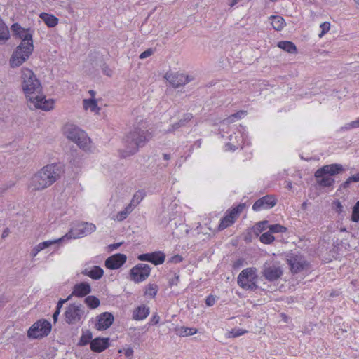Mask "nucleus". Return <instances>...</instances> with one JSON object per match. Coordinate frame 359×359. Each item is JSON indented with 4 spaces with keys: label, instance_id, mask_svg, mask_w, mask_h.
<instances>
[{
    "label": "nucleus",
    "instance_id": "39448f33",
    "mask_svg": "<svg viewBox=\"0 0 359 359\" xmlns=\"http://www.w3.org/2000/svg\"><path fill=\"white\" fill-rule=\"evenodd\" d=\"M21 86L27 101L29 97H33L31 95L40 90L41 88L40 81L37 79L34 72L28 68L22 69Z\"/></svg>",
    "mask_w": 359,
    "mask_h": 359
},
{
    "label": "nucleus",
    "instance_id": "79ce46f5",
    "mask_svg": "<svg viewBox=\"0 0 359 359\" xmlns=\"http://www.w3.org/2000/svg\"><path fill=\"white\" fill-rule=\"evenodd\" d=\"M320 27L321 28V32L318 34V36L319 37H322L330 30V23L329 22H324L320 25Z\"/></svg>",
    "mask_w": 359,
    "mask_h": 359
},
{
    "label": "nucleus",
    "instance_id": "58836bf2",
    "mask_svg": "<svg viewBox=\"0 0 359 359\" xmlns=\"http://www.w3.org/2000/svg\"><path fill=\"white\" fill-rule=\"evenodd\" d=\"M351 220L353 222H359V201L356 202L353 208Z\"/></svg>",
    "mask_w": 359,
    "mask_h": 359
},
{
    "label": "nucleus",
    "instance_id": "2eb2a0df",
    "mask_svg": "<svg viewBox=\"0 0 359 359\" xmlns=\"http://www.w3.org/2000/svg\"><path fill=\"white\" fill-rule=\"evenodd\" d=\"M288 265L292 273H298L308 266V263L299 255L292 254L287 259Z\"/></svg>",
    "mask_w": 359,
    "mask_h": 359
},
{
    "label": "nucleus",
    "instance_id": "423d86ee",
    "mask_svg": "<svg viewBox=\"0 0 359 359\" xmlns=\"http://www.w3.org/2000/svg\"><path fill=\"white\" fill-rule=\"evenodd\" d=\"M255 267H249L243 269L238 276L237 283L243 289L255 291L259 288L257 281L259 276Z\"/></svg>",
    "mask_w": 359,
    "mask_h": 359
},
{
    "label": "nucleus",
    "instance_id": "1a4fd4ad",
    "mask_svg": "<svg viewBox=\"0 0 359 359\" xmlns=\"http://www.w3.org/2000/svg\"><path fill=\"white\" fill-rule=\"evenodd\" d=\"M86 316L85 308L81 304H70L65 312V320L68 325L76 324Z\"/></svg>",
    "mask_w": 359,
    "mask_h": 359
},
{
    "label": "nucleus",
    "instance_id": "f257e3e1",
    "mask_svg": "<svg viewBox=\"0 0 359 359\" xmlns=\"http://www.w3.org/2000/svg\"><path fill=\"white\" fill-rule=\"evenodd\" d=\"M11 29L13 36L21 39V43L14 49L9 60L10 67L16 68L26 62L34 52V30L25 29L18 22L13 23Z\"/></svg>",
    "mask_w": 359,
    "mask_h": 359
},
{
    "label": "nucleus",
    "instance_id": "cd10ccee",
    "mask_svg": "<svg viewBox=\"0 0 359 359\" xmlns=\"http://www.w3.org/2000/svg\"><path fill=\"white\" fill-rule=\"evenodd\" d=\"M271 20V25L273 28L276 31H280L286 25L285 19L279 15H271L270 17Z\"/></svg>",
    "mask_w": 359,
    "mask_h": 359
},
{
    "label": "nucleus",
    "instance_id": "f8f14e48",
    "mask_svg": "<svg viewBox=\"0 0 359 359\" xmlns=\"http://www.w3.org/2000/svg\"><path fill=\"white\" fill-rule=\"evenodd\" d=\"M151 270L149 264L139 263L130 270V279L136 283L143 282L150 276Z\"/></svg>",
    "mask_w": 359,
    "mask_h": 359
},
{
    "label": "nucleus",
    "instance_id": "4c0bfd02",
    "mask_svg": "<svg viewBox=\"0 0 359 359\" xmlns=\"http://www.w3.org/2000/svg\"><path fill=\"white\" fill-rule=\"evenodd\" d=\"M268 224L267 220L261 221L253 226V232L256 235H259L261 232H262L266 228V225Z\"/></svg>",
    "mask_w": 359,
    "mask_h": 359
},
{
    "label": "nucleus",
    "instance_id": "49530a36",
    "mask_svg": "<svg viewBox=\"0 0 359 359\" xmlns=\"http://www.w3.org/2000/svg\"><path fill=\"white\" fill-rule=\"evenodd\" d=\"M123 352L125 356L128 358V359H130L133 355V349L131 348V347H129V348H127L126 349H124V350H118V353H121Z\"/></svg>",
    "mask_w": 359,
    "mask_h": 359
},
{
    "label": "nucleus",
    "instance_id": "13d9d810",
    "mask_svg": "<svg viewBox=\"0 0 359 359\" xmlns=\"http://www.w3.org/2000/svg\"><path fill=\"white\" fill-rule=\"evenodd\" d=\"M135 207V204L133 203H130L124 209V210L128 213V215H129L134 209V208Z\"/></svg>",
    "mask_w": 359,
    "mask_h": 359
},
{
    "label": "nucleus",
    "instance_id": "c85d7f7f",
    "mask_svg": "<svg viewBox=\"0 0 359 359\" xmlns=\"http://www.w3.org/2000/svg\"><path fill=\"white\" fill-rule=\"evenodd\" d=\"M92 340H93L92 332L89 330H82V334L77 343V346H84L88 344H90Z\"/></svg>",
    "mask_w": 359,
    "mask_h": 359
},
{
    "label": "nucleus",
    "instance_id": "b1692460",
    "mask_svg": "<svg viewBox=\"0 0 359 359\" xmlns=\"http://www.w3.org/2000/svg\"><path fill=\"white\" fill-rule=\"evenodd\" d=\"M85 276H88L93 280H100L104 275V270L99 266H94L90 270L87 269L82 271Z\"/></svg>",
    "mask_w": 359,
    "mask_h": 359
},
{
    "label": "nucleus",
    "instance_id": "0e129e2a",
    "mask_svg": "<svg viewBox=\"0 0 359 359\" xmlns=\"http://www.w3.org/2000/svg\"><path fill=\"white\" fill-rule=\"evenodd\" d=\"M10 233V230L8 228H6L3 232H2V234H1V238H6Z\"/></svg>",
    "mask_w": 359,
    "mask_h": 359
},
{
    "label": "nucleus",
    "instance_id": "4d7b16f0",
    "mask_svg": "<svg viewBox=\"0 0 359 359\" xmlns=\"http://www.w3.org/2000/svg\"><path fill=\"white\" fill-rule=\"evenodd\" d=\"M244 260L241 258L236 259L233 264V269H238L243 265Z\"/></svg>",
    "mask_w": 359,
    "mask_h": 359
},
{
    "label": "nucleus",
    "instance_id": "6e6d98bb",
    "mask_svg": "<svg viewBox=\"0 0 359 359\" xmlns=\"http://www.w3.org/2000/svg\"><path fill=\"white\" fill-rule=\"evenodd\" d=\"M334 203L336 205L335 210L338 213H341L343 212V205H341V202L338 200L334 201Z\"/></svg>",
    "mask_w": 359,
    "mask_h": 359
},
{
    "label": "nucleus",
    "instance_id": "f704fd0d",
    "mask_svg": "<svg viewBox=\"0 0 359 359\" xmlns=\"http://www.w3.org/2000/svg\"><path fill=\"white\" fill-rule=\"evenodd\" d=\"M158 290V287L155 283H149L146 287L144 295L149 296L151 298L155 297Z\"/></svg>",
    "mask_w": 359,
    "mask_h": 359
},
{
    "label": "nucleus",
    "instance_id": "20e7f679",
    "mask_svg": "<svg viewBox=\"0 0 359 359\" xmlns=\"http://www.w3.org/2000/svg\"><path fill=\"white\" fill-rule=\"evenodd\" d=\"M345 170L344 166L339 163L325 165L318 168L314 173L317 184L320 187H332L335 180L332 177Z\"/></svg>",
    "mask_w": 359,
    "mask_h": 359
},
{
    "label": "nucleus",
    "instance_id": "3c124183",
    "mask_svg": "<svg viewBox=\"0 0 359 359\" xmlns=\"http://www.w3.org/2000/svg\"><path fill=\"white\" fill-rule=\"evenodd\" d=\"M153 53H154V51L151 48H148L146 50H144V52H142L140 55L139 57L140 59H145V58L151 56L153 54Z\"/></svg>",
    "mask_w": 359,
    "mask_h": 359
},
{
    "label": "nucleus",
    "instance_id": "603ef678",
    "mask_svg": "<svg viewBox=\"0 0 359 359\" xmlns=\"http://www.w3.org/2000/svg\"><path fill=\"white\" fill-rule=\"evenodd\" d=\"M102 72L104 74L108 76H112V70L106 64H104L102 67Z\"/></svg>",
    "mask_w": 359,
    "mask_h": 359
},
{
    "label": "nucleus",
    "instance_id": "a19ab883",
    "mask_svg": "<svg viewBox=\"0 0 359 359\" xmlns=\"http://www.w3.org/2000/svg\"><path fill=\"white\" fill-rule=\"evenodd\" d=\"M246 332H247V330L241 329V328L233 329L229 332V337H238L239 336H241V335L244 334Z\"/></svg>",
    "mask_w": 359,
    "mask_h": 359
},
{
    "label": "nucleus",
    "instance_id": "bb28decb",
    "mask_svg": "<svg viewBox=\"0 0 359 359\" xmlns=\"http://www.w3.org/2000/svg\"><path fill=\"white\" fill-rule=\"evenodd\" d=\"M278 47L283 49L285 52L291 54L297 53V48L296 45L289 41H281L278 43Z\"/></svg>",
    "mask_w": 359,
    "mask_h": 359
},
{
    "label": "nucleus",
    "instance_id": "37998d69",
    "mask_svg": "<svg viewBox=\"0 0 359 359\" xmlns=\"http://www.w3.org/2000/svg\"><path fill=\"white\" fill-rule=\"evenodd\" d=\"M246 114V111H243V110H241L233 114H232L231 116H229V121L231 122H233L235 121V119H241L242 118L244 115Z\"/></svg>",
    "mask_w": 359,
    "mask_h": 359
},
{
    "label": "nucleus",
    "instance_id": "4be33fe9",
    "mask_svg": "<svg viewBox=\"0 0 359 359\" xmlns=\"http://www.w3.org/2000/svg\"><path fill=\"white\" fill-rule=\"evenodd\" d=\"M91 286L87 282H81L74 285L71 294L72 297H83L91 292Z\"/></svg>",
    "mask_w": 359,
    "mask_h": 359
},
{
    "label": "nucleus",
    "instance_id": "9b49d317",
    "mask_svg": "<svg viewBox=\"0 0 359 359\" xmlns=\"http://www.w3.org/2000/svg\"><path fill=\"white\" fill-rule=\"evenodd\" d=\"M245 207V203H239L236 207L228 210L224 217H223L220 220L218 226V230L222 231L231 226L236 222V219L238 217Z\"/></svg>",
    "mask_w": 359,
    "mask_h": 359
},
{
    "label": "nucleus",
    "instance_id": "c756f323",
    "mask_svg": "<svg viewBox=\"0 0 359 359\" xmlns=\"http://www.w3.org/2000/svg\"><path fill=\"white\" fill-rule=\"evenodd\" d=\"M83 106L84 109H90L92 112L97 113L100 110L95 98L84 99L83 100Z\"/></svg>",
    "mask_w": 359,
    "mask_h": 359
},
{
    "label": "nucleus",
    "instance_id": "774afa93",
    "mask_svg": "<svg viewBox=\"0 0 359 359\" xmlns=\"http://www.w3.org/2000/svg\"><path fill=\"white\" fill-rule=\"evenodd\" d=\"M226 146L228 147V149L231 151H235L237 149V147L235 145L231 143H227Z\"/></svg>",
    "mask_w": 359,
    "mask_h": 359
},
{
    "label": "nucleus",
    "instance_id": "e2e57ef3",
    "mask_svg": "<svg viewBox=\"0 0 359 359\" xmlns=\"http://www.w3.org/2000/svg\"><path fill=\"white\" fill-rule=\"evenodd\" d=\"M60 310L56 309L53 315V318L54 320V322H56L57 320L58 316L60 315Z\"/></svg>",
    "mask_w": 359,
    "mask_h": 359
},
{
    "label": "nucleus",
    "instance_id": "5701e85b",
    "mask_svg": "<svg viewBox=\"0 0 359 359\" xmlns=\"http://www.w3.org/2000/svg\"><path fill=\"white\" fill-rule=\"evenodd\" d=\"M150 313L149 306L142 304L137 306L133 313V318L135 320H142L145 319Z\"/></svg>",
    "mask_w": 359,
    "mask_h": 359
},
{
    "label": "nucleus",
    "instance_id": "a18cd8bd",
    "mask_svg": "<svg viewBox=\"0 0 359 359\" xmlns=\"http://www.w3.org/2000/svg\"><path fill=\"white\" fill-rule=\"evenodd\" d=\"M142 199H143L142 194L140 192H137L133 195V198L130 202L135 204V206H137L141 202V201Z\"/></svg>",
    "mask_w": 359,
    "mask_h": 359
},
{
    "label": "nucleus",
    "instance_id": "052dcab7",
    "mask_svg": "<svg viewBox=\"0 0 359 359\" xmlns=\"http://www.w3.org/2000/svg\"><path fill=\"white\" fill-rule=\"evenodd\" d=\"M41 250L40 248H38V245H36L32 250L31 255L32 257H35L39 252H41Z\"/></svg>",
    "mask_w": 359,
    "mask_h": 359
},
{
    "label": "nucleus",
    "instance_id": "aec40b11",
    "mask_svg": "<svg viewBox=\"0 0 359 359\" xmlns=\"http://www.w3.org/2000/svg\"><path fill=\"white\" fill-rule=\"evenodd\" d=\"M114 320V316L111 313L104 312L97 316V322L95 327L99 331L108 329Z\"/></svg>",
    "mask_w": 359,
    "mask_h": 359
},
{
    "label": "nucleus",
    "instance_id": "2f4dec72",
    "mask_svg": "<svg viewBox=\"0 0 359 359\" xmlns=\"http://www.w3.org/2000/svg\"><path fill=\"white\" fill-rule=\"evenodd\" d=\"M10 38L8 27L0 17V41H6Z\"/></svg>",
    "mask_w": 359,
    "mask_h": 359
},
{
    "label": "nucleus",
    "instance_id": "864d4df0",
    "mask_svg": "<svg viewBox=\"0 0 359 359\" xmlns=\"http://www.w3.org/2000/svg\"><path fill=\"white\" fill-rule=\"evenodd\" d=\"M71 299V296L69 295L66 299H60L56 306V309L61 310L63 304Z\"/></svg>",
    "mask_w": 359,
    "mask_h": 359
},
{
    "label": "nucleus",
    "instance_id": "0eeeda50",
    "mask_svg": "<svg viewBox=\"0 0 359 359\" xmlns=\"http://www.w3.org/2000/svg\"><path fill=\"white\" fill-rule=\"evenodd\" d=\"M65 134L69 140L76 143L83 150L87 151L90 149V140L84 130L71 125L66 128Z\"/></svg>",
    "mask_w": 359,
    "mask_h": 359
},
{
    "label": "nucleus",
    "instance_id": "69168bd1",
    "mask_svg": "<svg viewBox=\"0 0 359 359\" xmlns=\"http://www.w3.org/2000/svg\"><path fill=\"white\" fill-rule=\"evenodd\" d=\"M240 0H229V6L230 7H233L235 5H236Z\"/></svg>",
    "mask_w": 359,
    "mask_h": 359
},
{
    "label": "nucleus",
    "instance_id": "473e14b6",
    "mask_svg": "<svg viewBox=\"0 0 359 359\" xmlns=\"http://www.w3.org/2000/svg\"><path fill=\"white\" fill-rule=\"evenodd\" d=\"M66 241L65 236H62L61 238L53 239V240H49L43 242H41L38 244V248H40L41 250L55 244L61 243L62 241Z\"/></svg>",
    "mask_w": 359,
    "mask_h": 359
},
{
    "label": "nucleus",
    "instance_id": "5fc2aeb1",
    "mask_svg": "<svg viewBox=\"0 0 359 359\" xmlns=\"http://www.w3.org/2000/svg\"><path fill=\"white\" fill-rule=\"evenodd\" d=\"M160 317L156 313L153 314L151 320H150V324L156 325L159 323Z\"/></svg>",
    "mask_w": 359,
    "mask_h": 359
},
{
    "label": "nucleus",
    "instance_id": "7ed1b4c3",
    "mask_svg": "<svg viewBox=\"0 0 359 359\" xmlns=\"http://www.w3.org/2000/svg\"><path fill=\"white\" fill-rule=\"evenodd\" d=\"M61 174L62 166L60 164L46 165L32 176L30 187L36 191L45 189L58 180Z\"/></svg>",
    "mask_w": 359,
    "mask_h": 359
},
{
    "label": "nucleus",
    "instance_id": "8fccbe9b",
    "mask_svg": "<svg viewBox=\"0 0 359 359\" xmlns=\"http://www.w3.org/2000/svg\"><path fill=\"white\" fill-rule=\"evenodd\" d=\"M128 215H128V213L123 210L117 213L116 219L120 222L123 221L127 218Z\"/></svg>",
    "mask_w": 359,
    "mask_h": 359
},
{
    "label": "nucleus",
    "instance_id": "338daca9",
    "mask_svg": "<svg viewBox=\"0 0 359 359\" xmlns=\"http://www.w3.org/2000/svg\"><path fill=\"white\" fill-rule=\"evenodd\" d=\"M121 243H114V244L109 245V247L111 250H115V249L118 248L121 245Z\"/></svg>",
    "mask_w": 359,
    "mask_h": 359
},
{
    "label": "nucleus",
    "instance_id": "72a5a7b5",
    "mask_svg": "<svg viewBox=\"0 0 359 359\" xmlns=\"http://www.w3.org/2000/svg\"><path fill=\"white\" fill-rule=\"evenodd\" d=\"M84 302L90 309H95L100 304V299L93 295L87 296L84 299Z\"/></svg>",
    "mask_w": 359,
    "mask_h": 359
},
{
    "label": "nucleus",
    "instance_id": "6ab92c4d",
    "mask_svg": "<svg viewBox=\"0 0 359 359\" xmlns=\"http://www.w3.org/2000/svg\"><path fill=\"white\" fill-rule=\"evenodd\" d=\"M28 103L32 104L36 109H41L44 111H49L53 108L54 102L53 100H46L45 97L36 96L29 97Z\"/></svg>",
    "mask_w": 359,
    "mask_h": 359
},
{
    "label": "nucleus",
    "instance_id": "412c9836",
    "mask_svg": "<svg viewBox=\"0 0 359 359\" xmlns=\"http://www.w3.org/2000/svg\"><path fill=\"white\" fill-rule=\"evenodd\" d=\"M109 346V338L108 337H96L90 342V349L95 353H101Z\"/></svg>",
    "mask_w": 359,
    "mask_h": 359
},
{
    "label": "nucleus",
    "instance_id": "bf43d9fd",
    "mask_svg": "<svg viewBox=\"0 0 359 359\" xmlns=\"http://www.w3.org/2000/svg\"><path fill=\"white\" fill-rule=\"evenodd\" d=\"M352 182L349 180V177L348 179H346V180L345 182H344L341 185H340V188L341 189H347L350 184Z\"/></svg>",
    "mask_w": 359,
    "mask_h": 359
},
{
    "label": "nucleus",
    "instance_id": "ddd939ff",
    "mask_svg": "<svg viewBox=\"0 0 359 359\" xmlns=\"http://www.w3.org/2000/svg\"><path fill=\"white\" fill-rule=\"evenodd\" d=\"M262 276L269 282L278 280L283 275L282 268L275 264L266 263L262 269Z\"/></svg>",
    "mask_w": 359,
    "mask_h": 359
},
{
    "label": "nucleus",
    "instance_id": "e433bc0d",
    "mask_svg": "<svg viewBox=\"0 0 359 359\" xmlns=\"http://www.w3.org/2000/svg\"><path fill=\"white\" fill-rule=\"evenodd\" d=\"M269 231L273 234L276 233H285L287 231V229L280 224H276L269 226Z\"/></svg>",
    "mask_w": 359,
    "mask_h": 359
},
{
    "label": "nucleus",
    "instance_id": "ea45409f",
    "mask_svg": "<svg viewBox=\"0 0 359 359\" xmlns=\"http://www.w3.org/2000/svg\"><path fill=\"white\" fill-rule=\"evenodd\" d=\"M180 276L179 273H174L173 277L169 278L168 285L171 287L173 286H177L180 283Z\"/></svg>",
    "mask_w": 359,
    "mask_h": 359
},
{
    "label": "nucleus",
    "instance_id": "c03bdc74",
    "mask_svg": "<svg viewBox=\"0 0 359 359\" xmlns=\"http://www.w3.org/2000/svg\"><path fill=\"white\" fill-rule=\"evenodd\" d=\"M358 128V127L357 125L356 120H355V121L348 123L345 124L344 126L341 127L340 130L341 131L348 130H351L353 128Z\"/></svg>",
    "mask_w": 359,
    "mask_h": 359
},
{
    "label": "nucleus",
    "instance_id": "7c9ffc66",
    "mask_svg": "<svg viewBox=\"0 0 359 359\" xmlns=\"http://www.w3.org/2000/svg\"><path fill=\"white\" fill-rule=\"evenodd\" d=\"M193 118V115L191 113H186L184 114L183 118L178 122L172 125V130H175L180 127L184 126L189 121Z\"/></svg>",
    "mask_w": 359,
    "mask_h": 359
},
{
    "label": "nucleus",
    "instance_id": "a211bd4d",
    "mask_svg": "<svg viewBox=\"0 0 359 359\" xmlns=\"http://www.w3.org/2000/svg\"><path fill=\"white\" fill-rule=\"evenodd\" d=\"M165 78L174 88L182 86L192 80L189 76L181 73L166 74Z\"/></svg>",
    "mask_w": 359,
    "mask_h": 359
},
{
    "label": "nucleus",
    "instance_id": "6e6552de",
    "mask_svg": "<svg viewBox=\"0 0 359 359\" xmlns=\"http://www.w3.org/2000/svg\"><path fill=\"white\" fill-rule=\"evenodd\" d=\"M52 330L50 322L46 319H39L34 323L27 330V337L32 339H41L47 337Z\"/></svg>",
    "mask_w": 359,
    "mask_h": 359
},
{
    "label": "nucleus",
    "instance_id": "dca6fc26",
    "mask_svg": "<svg viewBox=\"0 0 359 359\" xmlns=\"http://www.w3.org/2000/svg\"><path fill=\"white\" fill-rule=\"evenodd\" d=\"M277 201L273 196L266 195L257 200L254 203L252 210L257 212L262 210L271 209L274 207Z\"/></svg>",
    "mask_w": 359,
    "mask_h": 359
},
{
    "label": "nucleus",
    "instance_id": "680f3d73",
    "mask_svg": "<svg viewBox=\"0 0 359 359\" xmlns=\"http://www.w3.org/2000/svg\"><path fill=\"white\" fill-rule=\"evenodd\" d=\"M349 180L352 182H359V172L356 175H352L349 177Z\"/></svg>",
    "mask_w": 359,
    "mask_h": 359
},
{
    "label": "nucleus",
    "instance_id": "f03ea898",
    "mask_svg": "<svg viewBox=\"0 0 359 359\" xmlns=\"http://www.w3.org/2000/svg\"><path fill=\"white\" fill-rule=\"evenodd\" d=\"M151 133L147 128L146 122L141 121L137 125H134L124 138L126 149L122 151L121 156L126 158L134 155L151 139Z\"/></svg>",
    "mask_w": 359,
    "mask_h": 359
},
{
    "label": "nucleus",
    "instance_id": "09e8293b",
    "mask_svg": "<svg viewBox=\"0 0 359 359\" xmlns=\"http://www.w3.org/2000/svg\"><path fill=\"white\" fill-rule=\"evenodd\" d=\"M216 298L212 294H209L205 299V304L208 306H212L215 304Z\"/></svg>",
    "mask_w": 359,
    "mask_h": 359
},
{
    "label": "nucleus",
    "instance_id": "393cba45",
    "mask_svg": "<svg viewBox=\"0 0 359 359\" xmlns=\"http://www.w3.org/2000/svg\"><path fill=\"white\" fill-rule=\"evenodd\" d=\"M39 16L50 28H53L58 24L59 19L52 14L41 13Z\"/></svg>",
    "mask_w": 359,
    "mask_h": 359
},
{
    "label": "nucleus",
    "instance_id": "a878e982",
    "mask_svg": "<svg viewBox=\"0 0 359 359\" xmlns=\"http://www.w3.org/2000/svg\"><path fill=\"white\" fill-rule=\"evenodd\" d=\"M197 332H198V330L196 328L187 327H184V326L177 327L175 329V334L180 337L192 336V335L196 334Z\"/></svg>",
    "mask_w": 359,
    "mask_h": 359
},
{
    "label": "nucleus",
    "instance_id": "4468645a",
    "mask_svg": "<svg viewBox=\"0 0 359 359\" xmlns=\"http://www.w3.org/2000/svg\"><path fill=\"white\" fill-rule=\"evenodd\" d=\"M137 259L142 262H148L155 266H157L164 263L165 255L162 251H154L152 252L140 254L137 256Z\"/></svg>",
    "mask_w": 359,
    "mask_h": 359
},
{
    "label": "nucleus",
    "instance_id": "f3484780",
    "mask_svg": "<svg viewBox=\"0 0 359 359\" xmlns=\"http://www.w3.org/2000/svg\"><path fill=\"white\" fill-rule=\"evenodd\" d=\"M127 261V257L124 254H114L105 260V266L111 270H116L121 268Z\"/></svg>",
    "mask_w": 359,
    "mask_h": 359
},
{
    "label": "nucleus",
    "instance_id": "9d476101",
    "mask_svg": "<svg viewBox=\"0 0 359 359\" xmlns=\"http://www.w3.org/2000/svg\"><path fill=\"white\" fill-rule=\"evenodd\" d=\"M96 226L93 223L81 222L67 233L65 238L66 240L82 238L94 232Z\"/></svg>",
    "mask_w": 359,
    "mask_h": 359
},
{
    "label": "nucleus",
    "instance_id": "de8ad7c7",
    "mask_svg": "<svg viewBox=\"0 0 359 359\" xmlns=\"http://www.w3.org/2000/svg\"><path fill=\"white\" fill-rule=\"evenodd\" d=\"M183 261V257L180 255H175L169 259V262L178 264Z\"/></svg>",
    "mask_w": 359,
    "mask_h": 359
},
{
    "label": "nucleus",
    "instance_id": "c9c22d12",
    "mask_svg": "<svg viewBox=\"0 0 359 359\" xmlns=\"http://www.w3.org/2000/svg\"><path fill=\"white\" fill-rule=\"evenodd\" d=\"M259 240L262 243L269 245L271 244L275 240V237L269 231L268 232L262 233L260 236Z\"/></svg>",
    "mask_w": 359,
    "mask_h": 359
}]
</instances>
